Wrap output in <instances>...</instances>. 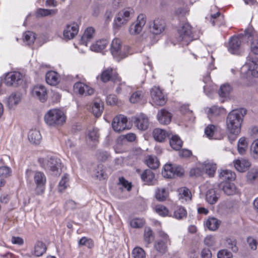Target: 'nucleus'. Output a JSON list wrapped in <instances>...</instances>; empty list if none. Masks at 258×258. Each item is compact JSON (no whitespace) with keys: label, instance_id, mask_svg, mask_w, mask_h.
Wrapping results in <instances>:
<instances>
[{"label":"nucleus","instance_id":"obj_6","mask_svg":"<svg viewBox=\"0 0 258 258\" xmlns=\"http://www.w3.org/2000/svg\"><path fill=\"white\" fill-rule=\"evenodd\" d=\"M244 36L248 39L251 52L255 55H257L258 33L252 28H248L245 30Z\"/></svg>","mask_w":258,"mask_h":258},{"label":"nucleus","instance_id":"obj_41","mask_svg":"<svg viewBox=\"0 0 258 258\" xmlns=\"http://www.w3.org/2000/svg\"><path fill=\"white\" fill-rule=\"evenodd\" d=\"M220 222L215 218H209L207 221L206 225L209 229L216 230L219 227Z\"/></svg>","mask_w":258,"mask_h":258},{"label":"nucleus","instance_id":"obj_48","mask_svg":"<svg viewBox=\"0 0 258 258\" xmlns=\"http://www.w3.org/2000/svg\"><path fill=\"white\" fill-rule=\"evenodd\" d=\"M132 255L134 258H146L145 251L140 247H136L134 248Z\"/></svg>","mask_w":258,"mask_h":258},{"label":"nucleus","instance_id":"obj_10","mask_svg":"<svg viewBox=\"0 0 258 258\" xmlns=\"http://www.w3.org/2000/svg\"><path fill=\"white\" fill-rule=\"evenodd\" d=\"M146 23V16L144 14H140L136 23L132 24L129 28L130 34L135 35L139 34L142 30Z\"/></svg>","mask_w":258,"mask_h":258},{"label":"nucleus","instance_id":"obj_45","mask_svg":"<svg viewBox=\"0 0 258 258\" xmlns=\"http://www.w3.org/2000/svg\"><path fill=\"white\" fill-rule=\"evenodd\" d=\"M231 90L232 88L229 84H224L220 87L219 95L221 97H226L229 95Z\"/></svg>","mask_w":258,"mask_h":258},{"label":"nucleus","instance_id":"obj_64","mask_svg":"<svg viewBox=\"0 0 258 258\" xmlns=\"http://www.w3.org/2000/svg\"><path fill=\"white\" fill-rule=\"evenodd\" d=\"M88 137L92 141H97L99 138L98 130L96 129H93L92 131H90L88 134Z\"/></svg>","mask_w":258,"mask_h":258},{"label":"nucleus","instance_id":"obj_35","mask_svg":"<svg viewBox=\"0 0 258 258\" xmlns=\"http://www.w3.org/2000/svg\"><path fill=\"white\" fill-rule=\"evenodd\" d=\"M187 212L186 210L181 206L177 207L174 211L173 217L178 220H182L186 218Z\"/></svg>","mask_w":258,"mask_h":258},{"label":"nucleus","instance_id":"obj_11","mask_svg":"<svg viewBox=\"0 0 258 258\" xmlns=\"http://www.w3.org/2000/svg\"><path fill=\"white\" fill-rule=\"evenodd\" d=\"M111 52L112 55L118 60L126 56L125 52L121 50V41L119 39H114L111 45Z\"/></svg>","mask_w":258,"mask_h":258},{"label":"nucleus","instance_id":"obj_23","mask_svg":"<svg viewBox=\"0 0 258 258\" xmlns=\"http://www.w3.org/2000/svg\"><path fill=\"white\" fill-rule=\"evenodd\" d=\"M157 117L161 124H167L171 121L172 114L167 110L162 109L158 111Z\"/></svg>","mask_w":258,"mask_h":258},{"label":"nucleus","instance_id":"obj_15","mask_svg":"<svg viewBox=\"0 0 258 258\" xmlns=\"http://www.w3.org/2000/svg\"><path fill=\"white\" fill-rule=\"evenodd\" d=\"M100 78L103 82H107L110 80L115 83L120 81V78L118 76L115 70L112 68H108L104 70L101 75Z\"/></svg>","mask_w":258,"mask_h":258},{"label":"nucleus","instance_id":"obj_62","mask_svg":"<svg viewBox=\"0 0 258 258\" xmlns=\"http://www.w3.org/2000/svg\"><path fill=\"white\" fill-rule=\"evenodd\" d=\"M204 171L200 167H196L191 169L189 172L190 176L199 177L203 175Z\"/></svg>","mask_w":258,"mask_h":258},{"label":"nucleus","instance_id":"obj_47","mask_svg":"<svg viewBox=\"0 0 258 258\" xmlns=\"http://www.w3.org/2000/svg\"><path fill=\"white\" fill-rule=\"evenodd\" d=\"M222 110L223 108L218 107L216 106H213L210 108H207L205 110L209 116H218L220 115Z\"/></svg>","mask_w":258,"mask_h":258},{"label":"nucleus","instance_id":"obj_14","mask_svg":"<svg viewBox=\"0 0 258 258\" xmlns=\"http://www.w3.org/2000/svg\"><path fill=\"white\" fill-rule=\"evenodd\" d=\"M22 82V75L18 72L8 73L5 78L4 83L8 86H17Z\"/></svg>","mask_w":258,"mask_h":258},{"label":"nucleus","instance_id":"obj_30","mask_svg":"<svg viewBox=\"0 0 258 258\" xmlns=\"http://www.w3.org/2000/svg\"><path fill=\"white\" fill-rule=\"evenodd\" d=\"M108 43L106 39H101L96 41L90 47L92 51L99 52L104 49Z\"/></svg>","mask_w":258,"mask_h":258},{"label":"nucleus","instance_id":"obj_57","mask_svg":"<svg viewBox=\"0 0 258 258\" xmlns=\"http://www.w3.org/2000/svg\"><path fill=\"white\" fill-rule=\"evenodd\" d=\"M155 211L159 215L162 216L168 215L169 212L168 210L166 207L161 205L156 206Z\"/></svg>","mask_w":258,"mask_h":258},{"label":"nucleus","instance_id":"obj_12","mask_svg":"<svg viewBox=\"0 0 258 258\" xmlns=\"http://www.w3.org/2000/svg\"><path fill=\"white\" fill-rule=\"evenodd\" d=\"M127 118L123 115L115 117L112 122V126L116 132H121L127 128Z\"/></svg>","mask_w":258,"mask_h":258},{"label":"nucleus","instance_id":"obj_24","mask_svg":"<svg viewBox=\"0 0 258 258\" xmlns=\"http://www.w3.org/2000/svg\"><path fill=\"white\" fill-rule=\"evenodd\" d=\"M240 45V39L238 37H232L229 41L228 51L232 54H235L238 51Z\"/></svg>","mask_w":258,"mask_h":258},{"label":"nucleus","instance_id":"obj_32","mask_svg":"<svg viewBox=\"0 0 258 258\" xmlns=\"http://www.w3.org/2000/svg\"><path fill=\"white\" fill-rule=\"evenodd\" d=\"M103 110V102L100 100L94 101L92 106V112L96 117H99L102 114Z\"/></svg>","mask_w":258,"mask_h":258},{"label":"nucleus","instance_id":"obj_2","mask_svg":"<svg viewBox=\"0 0 258 258\" xmlns=\"http://www.w3.org/2000/svg\"><path fill=\"white\" fill-rule=\"evenodd\" d=\"M257 66L256 59L248 56L246 62L241 68V78L245 80L247 85L251 84L253 78H258Z\"/></svg>","mask_w":258,"mask_h":258},{"label":"nucleus","instance_id":"obj_46","mask_svg":"<svg viewBox=\"0 0 258 258\" xmlns=\"http://www.w3.org/2000/svg\"><path fill=\"white\" fill-rule=\"evenodd\" d=\"M45 182V178H37L35 180V183H36L37 185L36 191L37 195L42 194L44 192V186Z\"/></svg>","mask_w":258,"mask_h":258},{"label":"nucleus","instance_id":"obj_38","mask_svg":"<svg viewBox=\"0 0 258 258\" xmlns=\"http://www.w3.org/2000/svg\"><path fill=\"white\" fill-rule=\"evenodd\" d=\"M21 99V97L19 93L12 94L10 96L8 101L9 106L10 108H13L20 102Z\"/></svg>","mask_w":258,"mask_h":258},{"label":"nucleus","instance_id":"obj_43","mask_svg":"<svg viewBox=\"0 0 258 258\" xmlns=\"http://www.w3.org/2000/svg\"><path fill=\"white\" fill-rule=\"evenodd\" d=\"M168 197V193L165 188L157 189L156 191L155 197L160 202L165 201Z\"/></svg>","mask_w":258,"mask_h":258},{"label":"nucleus","instance_id":"obj_40","mask_svg":"<svg viewBox=\"0 0 258 258\" xmlns=\"http://www.w3.org/2000/svg\"><path fill=\"white\" fill-rule=\"evenodd\" d=\"M170 146L175 150H179L182 147V142L177 136H173L170 140Z\"/></svg>","mask_w":258,"mask_h":258},{"label":"nucleus","instance_id":"obj_3","mask_svg":"<svg viewBox=\"0 0 258 258\" xmlns=\"http://www.w3.org/2000/svg\"><path fill=\"white\" fill-rule=\"evenodd\" d=\"M39 162L50 176H59L61 175L63 167L60 159L52 156L47 160L41 158Z\"/></svg>","mask_w":258,"mask_h":258},{"label":"nucleus","instance_id":"obj_54","mask_svg":"<svg viewBox=\"0 0 258 258\" xmlns=\"http://www.w3.org/2000/svg\"><path fill=\"white\" fill-rule=\"evenodd\" d=\"M250 151L253 158L258 160V139L255 140L252 143Z\"/></svg>","mask_w":258,"mask_h":258},{"label":"nucleus","instance_id":"obj_17","mask_svg":"<svg viewBox=\"0 0 258 258\" xmlns=\"http://www.w3.org/2000/svg\"><path fill=\"white\" fill-rule=\"evenodd\" d=\"M79 27L76 23L68 24L64 28L63 35L65 39H73L78 33Z\"/></svg>","mask_w":258,"mask_h":258},{"label":"nucleus","instance_id":"obj_33","mask_svg":"<svg viewBox=\"0 0 258 258\" xmlns=\"http://www.w3.org/2000/svg\"><path fill=\"white\" fill-rule=\"evenodd\" d=\"M202 167L206 170V173L209 176L213 177L216 172L217 165L216 164L212 162H205L202 165Z\"/></svg>","mask_w":258,"mask_h":258},{"label":"nucleus","instance_id":"obj_26","mask_svg":"<svg viewBox=\"0 0 258 258\" xmlns=\"http://www.w3.org/2000/svg\"><path fill=\"white\" fill-rule=\"evenodd\" d=\"M94 32L95 30L93 27L87 28L82 36L81 43L87 46L88 42L92 39Z\"/></svg>","mask_w":258,"mask_h":258},{"label":"nucleus","instance_id":"obj_63","mask_svg":"<svg viewBox=\"0 0 258 258\" xmlns=\"http://www.w3.org/2000/svg\"><path fill=\"white\" fill-rule=\"evenodd\" d=\"M118 185H122L126 188L128 191H130L132 187V183L127 181L125 178H119Z\"/></svg>","mask_w":258,"mask_h":258},{"label":"nucleus","instance_id":"obj_20","mask_svg":"<svg viewBox=\"0 0 258 258\" xmlns=\"http://www.w3.org/2000/svg\"><path fill=\"white\" fill-rule=\"evenodd\" d=\"M220 133V129L213 124L208 125L205 129V134L209 139L220 140L222 138Z\"/></svg>","mask_w":258,"mask_h":258},{"label":"nucleus","instance_id":"obj_60","mask_svg":"<svg viewBox=\"0 0 258 258\" xmlns=\"http://www.w3.org/2000/svg\"><path fill=\"white\" fill-rule=\"evenodd\" d=\"M236 175L234 172L230 170H222L220 172V177H235Z\"/></svg>","mask_w":258,"mask_h":258},{"label":"nucleus","instance_id":"obj_61","mask_svg":"<svg viewBox=\"0 0 258 258\" xmlns=\"http://www.w3.org/2000/svg\"><path fill=\"white\" fill-rule=\"evenodd\" d=\"M55 13V11L54 10L43 9H39L37 12V15L40 16H47Z\"/></svg>","mask_w":258,"mask_h":258},{"label":"nucleus","instance_id":"obj_18","mask_svg":"<svg viewBox=\"0 0 258 258\" xmlns=\"http://www.w3.org/2000/svg\"><path fill=\"white\" fill-rule=\"evenodd\" d=\"M166 27L164 20L160 18L155 19L150 25L151 32L156 35H159L163 32Z\"/></svg>","mask_w":258,"mask_h":258},{"label":"nucleus","instance_id":"obj_28","mask_svg":"<svg viewBox=\"0 0 258 258\" xmlns=\"http://www.w3.org/2000/svg\"><path fill=\"white\" fill-rule=\"evenodd\" d=\"M178 199L183 203L184 201L191 200V194L189 190L185 187H182L178 189Z\"/></svg>","mask_w":258,"mask_h":258},{"label":"nucleus","instance_id":"obj_5","mask_svg":"<svg viewBox=\"0 0 258 258\" xmlns=\"http://www.w3.org/2000/svg\"><path fill=\"white\" fill-rule=\"evenodd\" d=\"M178 41L182 42L183 45H188L193 40L191 27L188 23L180 25L178 29Z\"/></svg>","mask_w":258,"mask_h":258},{"label":"nucleus","instance_id":"obj_42","mask_svg":"<svg viewBox=\"0 0 258 258\" xmlns=\"http://www.w3.org/2000/svg\"><path fill=\"white\" fill-rule=\"evenodd\" d=\"M36 39L35 34L32 31H27L23 34L24 41L28 45L33 44Z\"/></svg>","mask_w":258,"mask_h":258},{"label":"nucleus","instance_id":"obj_8","mask_svg":"<svg viewBox=\"0 0 258 258\" xmlns=\"http://www.w3.org/2000/svg\"><path fill=\"white\" fill-rule=\"evenodd\" d=\"M164 170L166 172V174L164 175V177H171L172 175L181 177L183 176L184 173V170L181 166L171 164H165Z\"/></svg>","mask_w":258,"mask_h":258},{"label":"nucleus","instance_id":"obj_22","mask_svg":"<svg viewBox=\"0 0 258 258\" xmlns=\"http://www.w3.org/2000/svg\"><path fill=\"white\" fill-rule=\"evenodd\" d=\"M135 123L138 129L145 131L149 126L148 118L145 114H141L136 117Z\"/></svg>","mask_w":258,"mask_h":258},{"label":"nucleus","instance_id":"obj_36","mask_svg":"<svg viewBox=\"0 0 258 258\" xmlns=\"http://www.w3.org/2000/svg\"><path fill=\"white\" fill-rule=\"evenodd\" d=\"M167 242L162 240H157L154 243V248L159 252L165 253L167 251Z\"/></svg>","mask_w":258,"mask_h":258},{"label":"nucleus","instance_id":"obj_44","mask_svg":"<svg viewBox=\"0 0 258 258\" xmlns=\"http://www.w3.org/2000/svg\"><path fill=\"white\" fill-rule=\"evenodd\" d=\"M144 239L146 243L147 247L153 241L154 236L153 231L150 228H145L144 234Z\"/></svg>","mask_w":258,"mask_h":258},{"label":"nucleus","instance_id":"obj_9","mask_svg":"<svg viewBox=\"0 0 258 258\" xmlns=\"http://www.w3.org/2000/svg\"><path fill=\"white\" fill-rule=\"evenodd\" d=\"M151 96L153 103L155 105L162 106L166 103V99L159 87H154L151 89Z\"/></svg>","mask_w":258,"mask_h":258},{"label":"nucleus","instance_id":"obj_52","mask_svg":"<svg viewBox=\"0 0 258 258\" xmlns=\"http://www.w3.org/2000/svg\"><path fill=\"white\" fill-rule=\"evenodd\" d=\"M119 86L116 89V92L118 94L126 93L127 92L131 90L130 87L126 85L124 82H121V81L118 82Z\"/></svg>","mask_w":258,"mask_h":258},{"label":"nucleus","instance_id":"obj_55","mask_svg":"<svg viewBox=\"0 0 258 258\" xmlns=\"http://www.w3.org/2000/svg\"><path fill=\"white\" fill-rule=\"evenodd\" d=\"M69 185V178H61L58 184V191L61 192H62Z\"/></svg>","mask_w":258,"mask_h":258},{"label":"nucleus","instance_id":"obj_16","mask_svg":"<svg viewBox=\"0 0 258 258\" xmlns=\"http://www.w3.org/2000/svg\"><path fill=\"white\" fill-rule=\"evenodd\" d=\"M73 88L75 93L82 95H91L94 92L92 87L81 82L76 83Z\"/></svg>","mask_w":258,"mask_h":258},{"label":"nucleus","instance_id":"obj_7","mask_svg":"<svg viewBox=\"0 0 258 258\" xmlns=\"http://www.w3.org/2000/svg\"><path fill=\"white\" fill-rule=\"evenodd\" d=\"M132 10H123L116 16L113 22V27L118 29L125 25L130 19V15Z\"/></svg>","mask_w":258,"mask_h":258},{"label":"nucleus","instance_id":"obj_50","mask_svg":"<svg viewBox=\"0 0 258 258\" xmlns=\"http://www.w3.org/2000/svg\"><path fill=\"white\" fill-rule=\"evenodd\" d=\"M79 245L80 246L85 245L89 248H91L94 246V242L91 239L86 237H83L80 239L79 241Z\"/></svg>","mask_w":258,"mask_h":258},{"label":"nucleus","instance_id":"obj_31","mask_svg":"<svg viewBox=\"0 0 258 258\" xmlns=\"http://www.w3.org/2000/svg\"><path fill=\"white\" fill-rule=\"evenodd\" d=\"M153 136L156 141L161 142L168 136V134L164 130L155 128L153 132Z\"/></svg>","mask_w":258,"mask_h":258},{"label":"nucleus","instance_id":"obj_53","mask_svg":"<svg viewBox=\"0 0 258 258\" xmlns=\"http://www.w3.org/2000/svg\"><path fill=\"white\" fill-rule=\"evenodd\" d=\"M12 171L11 168L8 166L0 167V177H7L12 175Z\"/></svg>","mask_w":258,"mask_h":258},{"label":"nucleus","instance_id":"obj_29","mask_svg":"<svg viewBox=\"0 0 258 258\" xmlns=\"http://www.w3.org/2000/svg\"><path fill=\"white\" fill-rule=\"evenodd\" d=\"M28 138L29 141L32 144H38L40 142L41 136L38 130H31L28 133Z\"/></svg>","mask_w":258,"mask_h":258},{"label":"nucleus","instance_id":"obj_1","mask_svg":"<svg viewBox=\"0 0 258 258\" xmlns=\"http://www.w3.org/2000/svg\"><path fill=\"white\" fill-rule=\"evenodd\" d=\"M246 114L243 109H235L229 113L226 119L228 131L232 134L237 135L240 132L243 117Z\"/></svg>","mask_w":258,"mask_h":258},{"label":"nucleus","instance_id":"obj_13","mask_svg":"<svg viewBox=\"0 0 258 258\" xmlns=\"http://www.w3.org/2000/svg\"><path fill=\"white\" fill-rule=\"evenodd\" d=\"M232 178H227L218 184V187L223 190L224 192L228 195H233L237 192V189L234 183L231 180Z\"/></svg>","mask_w":258,"mask_h":258},{"label":"nucleus","instance_id":"obj_37","mask_svg":"<svg viewBox=\"0 0 258 258\" xmlns=\"http://www.w3.org/2000/svg\"><path fill=\"white\" fill-rule=\"evenodd\" d=\"M219 197L216 195L215 190L213 189H210L207 192L206 199L210 204L213 205L217 202Z\"/></svg>","mask_w":258,"mask_h":258},{"label":"nucleus","instance_id":"obj_51","mask_svg":"<svg viewBox=\"0 0 258 258\" xmlns=\"http://www.w3.org/2000/svg\"><path fill=\"white\" fill-rule=\"evenodd\" d=\"M226 246L230 249L233 252H237L238 248L236 246V241L235 239L228 238L226 240Z\"/></svg>","mask_w":258,"mask_h":258},{"label":"nucleus","instance_id":"obj_19","mask_svg":"<svg viewBox=\"0 0 258 258\" xmlns=\"http://www.w3.org/2000/svg\"><path fill=\"white\" fill-rule=\"evenodd\" d=\"M32 95L42 102H45L47 98V90L45 86L41 85L34 87L32 90Z\"/></svg>","mask_w":258,"mask_h":258},{"label":"nucleus","instance_id":"obj_59","mask_svg":"<svg viewBox=\"0 0 258 258\" xmlns=\"http://www.w3.org/2000/svg\"><path fill=\"white\" fill-rule=\"evenodd\" d=\"M218 258H232L233 255L231 252L227 249H222L219 251L217 253Z\"/></svg>","mask_w":258,"mask_h":258},{"label":"nucleus","instance_id":"obj_4","mask_svg":"<svg viewBox=\"0 0 258 258\" xmlns=\"http://www.w3.org/2000/svg\"><path fill=\"white\" fill-rule=\"evenodd\" d=\"M66 120L64 113L58 109H50L44 116V121L49 126H59L64 124Z\"/></svg>","mask_w":258,"mask_h":258},{"label":"nucleus","instance_id":"obj_21","mask_svg":"<svg viewBox=\"0 0 258 258\" xmlns=\"http://www.w3.org/2000/svg\"><path fill=\"white\" fill-rule=\"evenodd\" d=\"M233 164L236 170L240 172L246 171L251 166L250 161L244 158L234 160Z\"/></svg>","mask_w":258,"mask_h":258},{"label":"nucleus","instance_id":"obj_39","mask_svg":"<svg viewBox=\"0 0 258 258\" xmlns=\"http://www.w3.org/2000/svg\"><path fill=\"white\" fill-rule=\"evenodd\" d=\"M248 144L245 138H240L237 144V150L238 153L241 155H244L247 150Z\"/></svg>","mask_w":258,"mask_h":258},{"label":"nucleus","instance_id":"obj_56","mask_svg":"<svg viewBox=\"0 0 258 258\" xmlns=\"http://www.w3.org/2000/svg\"><path fill=\"white\" fill-rule=\"evenodd\" d=\"M26 175L27 177L33 176L35 178L45 177V175L43 172L38 171H33L30 169L26 170Z\"/></svg>","mask_w":258,"mask_h":258},{"label":"nucleus","instance_id":"obj_49","mask_svg":"<svg viewBox=\"0 0 258 258\" xmlns=\"http://www.w3.org/2000/svg\"><path fill=\"white\" fill-rule=\"evenodd\" d=\"M144 97L143 93L140 91H137L133 93L130 97L131 103H136L141 101Z\"/></svg>","mask_w":258,"mask_h":258},{"label":"nucleus","instance_id":"obj_27","mask_svg":"<svg viewBox=\"0 0 258 258\" xmlns=\"http://www.w3.org/2000/svg\"><path fill=\"white\" fill-rule=\"evenodd\" d=\"M47 247L44 243L37 241L34 245L33 254L36 256H42L46 251Z\"/></svg>","mask_w":258,"mask_h":258},{"label":"nucleus","instance_id":"obj_58","mask_svg":"<svg viewBox=\"0 0 258 258\" xmlns=\"http://www.w3.org/2000/svg\"><path fill=\"white\" fill-rule=\"evenodd\" d=\"M144 221L142 219L136 218L133 219L130 223L131 226L133 228H141L144 225Z\"/></svg>","mask_w":258,"mask_h":258},{"label":"nucleus","instance_id":"obj_25","mask_svg":"<svg viewBox=\"0 0 258 258\" xmlns=\"http://www.w3.org/2000/svg\"><path fill=\"white\" fill-rule=\"evenodd\" d=\"M45 79L47 84L54 86L58 83L59 76L55 72L49 71L46 73Z\"/></svg>","mask_w":258,"mask_h":258},{"label":"nucleus","instance_id":"obj_34","mask_svg":"<svg viewBox=\"0 0 258 258\" xmlns=\"http://www.w3.org/2000/svg\"><path fill=\"white\" fill-rule=\"evenodd\" d=\"M145 163L151 169H156L159 166V161L154 156H147L146 158Z\"/></svg>","mask_w":258,"mask_h":258}]
</instances>
